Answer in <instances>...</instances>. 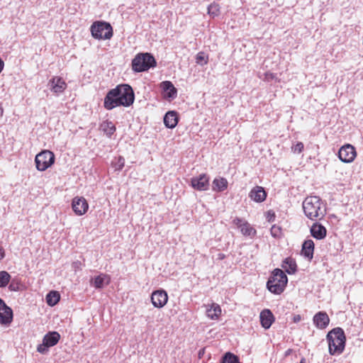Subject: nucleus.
<instances>
[{
  "label": "nucleus",
  "mask_w": 363,
  "mask_h": 363,
  "mask_svg": "<svg viewBox=\"0 0 363 363\" xmlns=\"http://www.w3.org/2000/svg\"><path fill=\"white\" fill-rule=\"evenodd\" d=\"M132 69L135 72H143L156 67L157 62L154 56L149 53H139L132 60Z\"/></svg>",
  "instance_id": "obj_4"
},
{
  "label": "nucleus",
  "mask_w": 363,
  "mask_h": 363,
  "mask_svg": "<svg viewBox=\"0 0 363 363\" xmlns=\"http://www.w3.org/2000/svg\"><path fill=\"white\" fill-rule=\"evenodd\" d=\"M304 362H305V359L302 358L300 363H304Z\"/></svg>",
  "instance_id": "obj_47"
},
{
  "label": "nucleus",
  "mask_w": 363,
  "mask_h": 363,
  "mask_svg": "<svg viewBox=\"0 0 363 363\" xmlns=\"http://www.w3.org/2000/svg\"><path fill=\"white\" fill-rule=\"evenodd\" d=\"M208 13L213 17L217 16L220 13V6L216 3L211 4L208 6Z\"/></svg>",
  "instance_id": "obj_32"
},
{
  "label": "nucleus",
  "mask_w": 363,
  "mask_h": 363,
  "mask_svg": "<svg viewBox=\"0 0 363 363\" xmlns=\"http://www.w3.org/2000/svg\"><path fill=\"white\" fill-rule=\"evenodd\" d=\"M273 79L277 80V74L272 72H266L264 74V80L267 82H271Z\"/></svg>",
  "instance_id": "obj_38"
},
{
  "label": "nucleus",
  "mask_w": 363,
  "mask_h": 363,
  "mask_svg": "<svg viewBox=\"0 0 363 363\" xmlns=\"http://www.w3.org/2000/svg\"><path fill=\"white\" fill-rule=\"evenodd\" d=\"M50 89L55 94L62 93L67 88V84L60 77H53L48 82Z\"/></svg>",
  "instance_id": "obj_15"
},
{
  "label": "nucleus",
  "mask_w": 363,
  "mask_h": 363,
  "mask_svg": "<svg viewBox=\"0 0 363 363\" xmlns=\"http://www.w3.org/2000/svg\"><path fill=\"white\" fill-rule=\"evenodd\" d=\"M11 277L6 271H0V288L6 287L11 281Z\"/></svg>",
  "instance_id": "obj_30"
},
{
  "label": "nucleus",
  "mask_w": 363,
  "mask_h": 363,
  "mask_svg": "<svg viewBox=\"0 0 363 363\" xmlns=\"http://www.w3.org/2000/svg\"><path fill=\"white\" fill-rule=\"evenodd\" d=\"M60 299V295L57 291H51L46 296V302L48 306H55Z\"/></svg>",
  "instance_id": "obj_28"
},
{
  "label": "nucleus",
  "mask_w": 363,
  "mask_h": 363,
  "mask_svg": "<svg viewBox=\"0 0 363 363\" xmlns=\"http://www.w3.org/2000/svg\"><path fill=\"white\" fill-rule=\"evenodd\" d=\"M118 98V89L109 90L104 100V106L106 110H112L116 107L121 106Z\"/></svg>",
  "instance_id": "obj_11"
},
{
  "label": "nucleus",
  "mask_w": 363,
  "mask_h": 363,
  "mask_svg": "<svg viewBox=\"0 0 363 363\" xmlns=\"http://www.w3.org/2000/svg\"><path fill=\"white\" fill-rule=\"evenodd\" d=\"M240 231L243 235L251 236L256 233V230L247 222H244V225H242Z\"/></svg>",
  "instance_id": "obj_31"
},
{
  "label": "nucleus",
  "mask_w": 363,
  "mask_h": 363,
  "mask_svg": "<svg viewBox=\"0 0 363 363\" xmlns=\"http://www.w3.org/2000/svg\"><path fill=\"white\" fill-rule=\"evenodd\" d=\"M287 282L288 277L285 272L280 269H275L267 282V288L274 294H281L284 291Z\"/></svg>",
  "instance_id": "obj_3"
},
{
  "label": "nucleus",
  "mask_w": 363,
  "mask_h": 363,
  "mask_svg": "<svg viewBox=\"0 0 363 363\" xmlns=\"http://www.w3.org/2000/svg\"><path fill=\"white\" fill-rule=\"evenodd\" d=\"M110 281V278L108 275L104 274H101L91 281V284L94 286L96 289H101L104 288V286L106 284H108Z\"/></svg>",
  "instance_id": "obj_23"
},
{
  "label": "nucleus",
  "mask_w": 363,
  "mask_h": 363,
  "mask_svg": "<svg viewBox=\"0 0 363 363\" xmlns=\"http://www.w3.org/2000/svg\"><path fill=\"white\" fill-rule=\"evenodd\" d=\"M124 164H125V159L123 157L120 156V157H118V158L117 159V161L114 164V167H115L116 170L120 171L123 169V167H124Z\"/></svg>",
  "instance_id": "obj_36"
},
{
  "label": "nucleus",
  "mask_w": 363,
  "mask_h": 363,
  "mask_svg": "<svg viewBox=\"0 0 363 363\" xmlns=\"http://www.w3.org/2000/svg\"><path fill=\"white\" fill-rule=\"evenodd\" d=\"M114 89H118V98L121 106L128 107L133 104L135 94L133 88L129 84H119Z\"/></svg>",
  "instance_id": "obj_6"
},
{
  "label": "nucleus",
  "mask_w": 363,
  "mask_h": 363,
  "mask_svg": "<svg viewBox=\"0 0 363 363\" xmlns=\"http://www.w3.org/2000/svg\"><path fill=\"white\" fill-rule=\"evenodd\" d=\"M228 188V181L223 177L216 178L212 183V189L214 191L221 192Z\"/></svg>",
  "instance_id": "obj_26"
},
{
  "label": "nucleus",
  "mask_w": 363,
  "mask_h": 363,
  "mask_svg": "<svg viewBox=\"0 0 363 363\" xmlns=\"http://www.w3.org/2000/svg\"><path fill=\"white\" fill-rule=\"evenodd\" d=\"M249 197L257 203H261L266 199L267 192L263 187L257 186L251 189Z\"/></svg>",
  "instance_id": "obj_19"
},
{
  "label": "nucleus",
  "mask_w": 363,
  "mask_h": 363,
  "mask_svg": "<svg viewBox=\"0 0 363 363\" xmlns=\"http://www.w3.org/2000/svg\"><path fill=\"white\" fill-rule=\"evenodd\" d=\"M310 233L316 240H323L326 237L327 230L321 223L315 222L311 225Z\"/></svg>",
  "instance_id": "obj_18"
},
{
  "label": "nucleus",
  "mask_w": 363,
  "mask_h": 363,
  "mask_svg": "<svg viewBox=\"0 0 363 363\" xmlns=\"http://www.w3.org/2000/svg\"><path fill=\"white\" fill-rule=\"evenodd\" d=\"M164 125L168 128H174L178 123L179 118L175 111L167 112L163 118Z\"/></svg>",
  "instance_id": "obj_20"
},
{
  "label": "nucleus",
  "mask_w": 363,
  "mask_h": 363,
  "mask_svg": "<svg viewBox=\"0 0 363 363\" xmlns=\"http://www.w3.org/2000/svg\"><path fill=\"white\" fill-rule=\"evenodd\" d=\"M204 351H205V349H204V348H202V349H201V350H199V358H201V357H202V356H203V354H204Z\"/></svg>",
  "instance_id": "obj_43"
},
{
  "label": "nucleus",
  "mask_w": 363,
  "mask_h": 363,
  "mask_svg": "<svg viewBox=\"0 0 363 363\" xmlns=\"http://www.w3.org/2000/svg\"><path fill=\"white\" fill-rule=\"evenodd\" d=\"M314 325L319 329L325 328L330 323V318L325 311H319L313 318Z\"/></svg>",
  "instance_id": "obj_17"
},
{
  "label": "nucleus",
  "mask_w": 363,
  "mask_h": 363,
  "mask_svg": "<svg viewBox=\"0 0 363 363\" xmlns=\"http://www.w3.org/2000/svg\"><path fill=\"white\" fill-rule=\"evenodd\" d=\"M260 323L264 329H269L275 320L272 312L269 309H264L259 314Z\"/></svg>",
  "instance_id": "obj_16"
},
{
  "label": "nucleus",
  "mask_w": 363,
  "mask_h": 363,
  "mask_svg": "<svg viewBox=\"0 0 363 363\" xmlns=\"http://www.w3.org/2000/svg\"><path fill=\"white\" fill-rule=\"evenodd\" d=\"M55 160L54 153L48 150H45L36 155L35 163L38 171L43 172L51 167Z\"/></svg>",
  "instance_id": "obj_7"
},
{
  "label": "nucleus",
  "mask_w": 363,
  "mask_h": 363,
  "mask_svg": "<svg viewBox=\"0 0 363 363\" xmlns=\"http://www.w3.org/2000/svg\"><path fill=\"white\" fill-rule=\"evenodd\" d=\"M160 86L166 97L172 99L177 97V90L170 81L162 82Z\"/></svg>",
  "instance_id": "obj_21"
},
{
  "label": "nucleus",
  "mask_w": 363,
  "mask_h": 363,
  "mask_svg": "<svg viewBox=\"0 0 363 363\" xmlns=\"http://www.w3.org/2000/svg\"><path fill=\"white\" fill-rule=\"evenodd\" d=\"M244 222L245 220L238 217L235 218L233 220V223L240 229L242 228V225H244Z\"/></svg>",
  "instance_id": "obj_39"
},
{
  "label": "nucleus",
  "mask_w": 363,
  "mask_h": 363,
  "mask_svg": "<svg viewBox=\"0 0 363 363\" xmlns=\"http://www.w3.org/2000/svg\"><path fill=\"white\" fill-rule=\"evenodd\" d=\"M304 145L303 143L298 142L296 145L291 147V150L294 153L300 154L303 150Z\"/></svg>",
  "instance_id": "obj_35"
},
{
  "label": "nucleus",
  "mask_w": 363,
  "mask_h": 363,
  "mask_svg": "<svg viewBox=\"0 0 363 363\" xmlns=\"http://www.w3.org/2000/svg\"><path fill=\"white\" fill-rule=\"evenodd\" d=\"M60 335L56 331L48 332L45 335L43 342L37 347V351L43 354H47L49 348L57 344Z\"/></svg>",
  "instance_id": "obj_8"
},
{
  "label": "nucleus",
  "mask_w": 363,
  "mask_h": 363,
  "mask_svg": "<svg viewBox=\"0 0 363 363\" xmlns=\"http://www.w3.org/2000/svg\"><path fill=\"white\" fill-rule=\"evenodd\" d=\"M4 257H5L4 250L1 246H0V260L4 259Z\"/></svg>",
  "instance_id": "obj_40"
},
{
  "label": "nucleus",
  "mask_w": 363,
  "mask_h": 363,
  "mask_svg": "<svg viewBox=\"0 0 363 363\" xmlns=\"http://www.w3.org/2000/svg\"><path fill=\"white\" fill-rule=\"evenodd\" d=\"M225 257V255L223 253H219L218 255V259H223Z\"/></svg>",
  "instance_id": "obj_44"
},
{
  "label": "nucleus",
  "mask_w": 363,
  "mask_h": 363,
  "mask_svg": "<svg viewBox=\"0 0 363 363\" xmlns=\"http://www.w3.org/2000/svg\"><path fill=\"white\" fill-rule=\"evenodd\" d=\"M4 67V62L2 59L0 57V73L2 72Z\"/></svg>",
  "instance_id": "obj_42"
},
{
  "label": "nucleus",
  "mask_w": 363,
  "mask_h": 363,
  "mask_svg": "<svg viewBox=\"0 0 363 363\" xmlns=\"http://www.w3.org/2000/svg\"><path fill=\"white\" fill-rule=\"evenodd\" d=\"M116 129L115 125L111 121H105L100 125V130L103 131L108 138H111Z\"/></svg>",
  "instance_id": "obj_27"
},
{
  "label": "nucleus",
  "mask_w": 363,
  "mask_h": 363,
  "mask_svg": "<svg viewBox=\"0 0 363 363\" xmlns=\"http://www.w3.org/2000/svg\"><path fill=\"white\" fill-rule=\"evenodd\" d=\"M303 209L306 216L311 220H314L320 216L323 217L325 213L322 200L317 196L306 197L303 202Z\"/></svg>",
  "instance_id": "obj_2"
},
{
  "label": "nucleus",
  "mask_w": 363,
  "mask_h": 363,
  "mask_svg": "<svg viewBox=\"0 0 363 363\" xmlns=\"http://www.w3.org/2000/svg\"><path fill=\"white\" fill-rule=\"evenodd\" d=\"M191 186L197 191H206L210 186L209 177L206 174H201L198 177H192Z\"/></svg>",
  "instance_id": "obj_10"
},
{
  "label": "nucleus",
  "mask_w": 363,
  "mask_h": 363,
  "mask_svg": "<svg viewBox=\"0 0 363 363\" xmlns=\"http://www.w3.org/2000/svg\"><path fill=\"white\" fill-rule=\"evenodd\" d=\"M292 352V350L291 349H288L286 352H285V357H287L289 356Z\"/></svg>",
  "instance_id": "obj_45"
},
{
  "label": "nucleus",
  "mask_w": 363,
  "mask_h": 363,
  "mask_svg": "<svg viewBox=\"0 0 363 363\" xmlns=\"http://www.w3.org/2000/svg\"><path fill=\"white\" fill-rule=\"evenodd\" d=\"M281 267L289 274H294L297 271V264L294 259L289 257L285 258L281 264Z\"/></svg>",
  "instance_id": "obj_24"
},
{
  "label": "nucleus",
  "mask_w": 363,
  "mask_h": 363,
  "mask_svg": "<svg viewBox=\"0 0 363 363\" xmlns=\"http://www.w3.org/2000/svg\"><path fill=\"white\" fill-rule=\"evenodd\" d=\"M221 363H241L239 358L235 354L228 352L222 358Z\"/></svg>",
  "instance_id": "obj_29"
},
{
  "label": "nucleus",
  "mask_w": 363,
  "mask_h": 363,
  "mask_svg": "<svg viewBox=\"0 0 363 363\" xmlns=\"http://www.w3.org/2000/svg\"><path fill=\"white\" fill-rule=\"evenodd\" d=\"M92 36L95 39L108 40L113 36V28L109 23L96 21L90 28Z\"/></svg>",
  "instance_id": "obj_5"
},
{
  "label": "nucleus",
  "mask_w": 363,
  "mask_h": 363,
  "mask_svg": "<svg viewBox=\"0 0 363 363\" xmlns=\"http://www.w3.org/2000/svg\"><path fill=\"white\" fill-rule=\"evenodd\" d=\"M13 320V311L6 305L5 301L0 298V323L9 325Z\"/></svg>",
  "instance_id": "obj_12"
},
{
  "label": "nucleus",
  "mask_w": 363,
  "mask_h": 363,
  "mask_svg": "<svg viewBox=\"0 0 363 363\" xmlns=\"http://www.w3.org/2000/svg\"><path fill=\"white\" fill-rule=\"evenodd\" d=\"M329 353L331 355L340 354L345 347L346 337L341 328L331 330L327 335Z\"/></svg>",
  "instance_id": "obj_1"
},
{
  "label": "nucleus",
  "mask_w": 363,
  "mask_h": 363,
  "mask_svg": "<svg viewBox=\"0 0 363 363\" xmlns=\"http://www.w3.org/2000/svg\"><path fill=\"white\" fill-rule=\"evenodd\" d=\"M4 114V109L2 106L0 105V118L3 116Z\"/></svg>",
  "instance_id": "obj_46"
},
{
  "label": "nucleus",
  "mask_w": 363,
  "mask_h": 363,
  "mask_svg": "<svg viewBox=\"0 0 363 363\" xmlns=\"http://www.w3.org/2000/svg\"><path fill=\"white\" fill-rule=\"evenodd\" d=\"M314 247V242L312 240H305L302 245L301 255L306 258L311 259L313 257Z\"/></svg>",
  "instance_id": "obj_22"
},
{
  "label": "nucleus",
  "mask_w": 363,
  "mask_h": 363,
  "mask_svg": "<svg viewBox=\"0 0 363 363\" xmlns=\"http://www.w3.org/2000/svg\"><path fill=\"white\" fill-rule=\"evenodd\" d=\"M221 311L220 306L218 303H213L208 306L206 308V315L211 320H218L221 315Z\"/></svg>",
  "instance_id": "obj_25"
},
{
  "label": "nucleus",
  "mask_w": 363,
  "mask_h": 363,
  "mask_svg": "<svg viewBox=\"0 0 363 363\" xmlns=\"http://www.w3.org/2000/svg\"><path fill=\"white\" fill-rule=\"evenodd\" d=\"M72 207L75 214L82 216L88 211L89 204L84 197L77 196L72 199Z\"/></svg>",
  "instance_id": "obj_14"
},
{
  "label": "nucleus",
  "mask_w": 363,
  "mask_h": 363,
  "mask_svg": "<svg viewBox=\"0 0 363 363\" xmlns=\"http://www.w3.org/2000/svg\"><path fill=\"white\" fill-rule=\"evenodd\" d=\"M271 235L272 237L275 238H280L281 235V227L274 225L272 226L270 229Z\"/></svg>",
  "instance_id": "obj_34"
},
{
  "label": "nucleus",
  "mask_w": 363,
  "mask_h": 363,
  "mask_svg": "<svg viewBox=\"0 0 363 363\" xmlns=\"http://www.w3.org/2000/svg\"><path fill=\"white\" fill-rule=\"evenodd\" d=\"M357 152L355 148L350 144L341 147L338 152L339 159L345 163H350L354 161Z\"/></svg>",
  "instance_id": "obj_9"
},
{
  "label": "nucleus",
  "mask_w": 363,
  "mask_h": 363,
  "mask_svg": "<svg viewBox=\"0 0 363 363\" xmlns=\"http://www.w3.org/2000/svg\"><path fill=\"white\" fill-rule=\"evenodd\" d=\"M301 320V317L300 315H296L294 316L293 320L294 323H298Z\"/></svg>",
  "instance_id": "obj_41"
},
{
  "label": "nucleus",
  "mask_w": 363,
  "mask_h": 363,
  "mask_svg": "<svg viewBox=\"0 0 363 363\" xmlns=\"http://www.w3.org/2000/svg\"><path fill=\"white\" fill-rule=\"evenodd\" d=\"M9 289L11 291H18L20 289L19 283L12 280L9 285Z\"/></svg>",
  "instance_id": "obj_37"
},
{
  "label": "nucleus",
  "mask_w": 363,
  "mask_h": 363,
  "mask_svg": "<svg viewBox=\"0 0 363 363\" xmlns=\"http://www.w3.org/2000/svg\"><path fill=\"white\" fill-rule=\"evenodd\" d=\"M196 62L200 65L208 63V56L203 52H199L196 56Z\"/></svg>",
  "instance_id": "obj_33"
},
{
  "label": "nucleus",
  "mask_w": 363,
  "mask_h": 363,
  "mask_svg": "<svg viewBox=\"0 0 363 363\" xmlns=\"http://www.w3.org/2000/svg\"><path fill=\"white\" fill-rule=\"evenodd\" d=\"M168 301L167 293L164 290H157L152 292L151 295V301L155 308H162L166 305Z\"/></svg>",
  "instance_id": "obj_13"
}]
</instances>
